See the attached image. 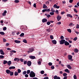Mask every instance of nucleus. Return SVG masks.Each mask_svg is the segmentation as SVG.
Returning <instances> with one entry per match:
<instances>
[{
	"instance_id": "f257e3e1",
	"label": "nucleus",
	"mask_w": 79,
	"mask_h": 79,
	"mask_svg": "<svg viewBox=\"0 0 79 79\" xmlns=\"http://www.w3.org/2000/svg\"><path fill=\"white\" fill-rule=\"evenodd\" d=\"M30 77H34L35 76V73L32 71L29 74Z\"/></svg>"
},
{
	"instance_id": "f03ea898",
	"label": "nucleus",
	"mask_w": 79,
	"mask_h": 79,
	"mask_svg": "<svg viewBox=\"0 0 79 79\" xmlns=\"http://www.w3.org/2000/svg\"><path fill=\"white\" fill-rule=\"evenodd\" d=\"M65 42V40L64 39L61 40L60 41V45L63 44Z\"/></svg>"
},
{
	"instance_id": "7ed1b4c3",
	"label": "nucleus",
	"mask_w": 79,
	"mask_h": 79,
	"mask_svg": "<svg viewBox=\"0 0 79 79\" xmlns=\"http://www.w3.org/2000/svg\"><path fill=\"white\" fill-rule=\"evenodd\" d=\"M34 49L33 48H30L28 49V51H27L28 53H31L33 51H34Z\"/></svg>"
},
{
	"instance_id": "20e7f679",
	"label": "nucleus",
	"mask_w": 79,
	"mask_h": 79,
	"mask_svg": "<svg viewBox=\"0 0 79 79\" xmlns=\"http://www.w3.org/2000/svg\"><path fill=\"white\" fill-rule=\"evenodd\" d=\"M27 65L28 66H30L31 64V61H28L27 62Z\"/></svg>"
},
{
	"instance_id": "39448f33",
	"label": "nucleus",
	"mask_w": 79,
	"mask_h": 79,
	"mask_svg": "<svg viewBox=\"0 0 79 79\" xmlns=\"http://www.w3.org/2000/svg\"><path fill=\"white\" fill-rule=\"evenodd\" d=\"M65 45L66 46H68L69 45V43L67 41H65L64 43Z\"/></svg>"
},
{
	"instance_id": "423d86ee",
	"label": "nucleus",
	"mask_w": 79,
	"mask_h": 79,
	"mask_svg": "<svg viewBox=\"0 0 79 79\" xmlns=\"http://www.w3.org/2000/svg\"><path fill=\"white\" fill-rule=\"evenodd\" d=\"M48 22V20L46 19H42V22L43 23H45Z\"/></svg>"
},
{
	"instance_id": "0eeeda50",
	"label": "nucleus",
	"mask_w": 79,
	"mask_h": 79,
	"mask_svg": "<svg viewBox=\"0 0 79 79\" xmlns=\"http://www.w3.org/2000/svg\"><path fill=\"white\" fill-rule=\"evenodd\" d=\"M29 57L30 59H32V60H34L35 58V57L34 56H29Z\"/></svg>"
},
{
	"instance_id": "6e6552de",
	"label": "nucleus",
	"mask_w": 79,
	"mask_h": 79,
	"mask_svg": "<svg viewBox=\"0 0 79 79\" xmlns=\"http://www.w3.org/2000/svg\"><path fill=\"white\" fill-rule=\"evenodd\" d=\"M68 57L69 60H71L72 59L73 56L70 55H69Z\"/></svg>"
},
{
	"instance_id": "1a4fd4ad",
	"label": "nucleus",
	"mask_w": 79,
	"mask_h": 79,
	"mask_svg": "<svg viewBox=\"0 0 79 79\" xmlns=\"http://www.w3.org/2000/svg\"><path fill=\"white\" fill-rule=\"evenodd\" d=\"M14 60L15 61H17L18 62L20 60V59L19 58H17V57H16L14 59Z\"/></svg>"
},
{
	"instance_id": "9d476101",
	"label": "nucleus",
	"mask_w": 79,
	"mask_h": 79,
	"mask_svg": "<svg viewBox=\"0 0 79 79\" xmlns=\"http://www.w3.org/2000/svg\"><path fill=\"white\" fill-rule=\"evenodd\" d=\"M52 44H56L57 43V42L56 40H52Z\"/></svg>"
},
{
	"instance_id": "9b49d317",
	"label": "nucleus",
	"mask_w": 79,
	"mask_h": 79,
	"mask_svg": "<svg viewBox=\"0 0 79 79\" xmlns=\"http://www.w3.org/2000/svg\"><path fill=\"white\" fill-rule=\"evenodd\" d=\"M61 17L59 15H58L57 17V19L58 21H59L61 19Z\"/></svg>"
},
{
	"instance_id": "f8f14e48",
	"label": "nucleus",
	"mask_w": 79,
	"mask_h": 79,
	"mask_svg": "<svg viewBox=\"0 0 79 79\" xmlns=\"http://www.w3.org/2000/svg\"><path fill=\"white\" fill-rule=\"evenodd\" d=\"M12 62L10 60H9L8 61H7V65H10L11 64Z\"/></svg>"
},
{
	"instance_id": "ddd939ff",
	"label": "nucleus",
	"mask_w": 79,
	"mask_h": 79,
	"mask_svg": "<svg viewBox=\"0 0 79 79\" xmlns=\"http://www.w3.org/2000/svg\"><path fill=\"white\" fill-rule=\"evenodd\" d=\"M10 72H11V71L9 70V69H7L6 70V72L7 74H10Z\"/></svg>"
},
{
	"instance_id": "4468645a",
	"label": "nucleus",
	"mask_w": 79,
	"mask_h": 79,
	"mask_svg": "<svg viewBox=\"0 0 79 79\" xmlns=\"http://www.w3.org/2000/svg\"><path fill=\"white\" fill-rule=\"evenodd\" d=\"M0 54L2 55H5V53H4L3 51V50L2 49H1Z\"/></svg>"
},
{
	"instance_id": "2eb2a0df",
	"label": "nucleus",
	"mask_w": 79,
	"mask_h": 79,
	"mask_svg": "<svg viewBox=\"0 0 79 79\" xmlns=\"http://www.w3.org/2000/svg\"><path fill=\"white\" fill-rule=\"evenodd\" d=\"M15 42L17 44H19L20 43L21 41L18 40H15Z\"/></svg>"
},
{
	"instance_id": "dca6fc26",
	"label": "nucleus",
	"mask_w": 79,
	"mask_h": 79,
	"mask_svg": "<svg viewBox=\"0 0 79 79\" xmlns=\"http://www.w3.org/2000/svg\"><path fill=\"white\" fill-rule=\"evenodd\" d=\"M47 6L45 4H43V8L44 9H45L46 8H47Z\"/></svg>"
},
{
	"instance_id": "f3484780",
	"label": "nucleus",
	"mask_w": 79,
	"mask_h": 79,
	"mask_svg": "<svg viewBox=\"0 0 79 79\" xmlns=\"http://www.w3.org/2000/svg\"><path fill=\"white\" fill-rule=\"evenodd\" d=\"M8 63V61L6 60H4L3 61V64H7Z\"/></svg>"
},
{
	"instance_id": "a211bd4d",
	"label": "nucleus",
	"mask_w": 79,
	"mask_h": 79,
	"mask_svg": "<svg viewBox=\"0 0 79 79\" xmlns=\"http://www.w3.org/2000/svg\"><path fill=\"white\" fill-rule=\"evenodd\" d=\"M15 66H11L9 68V69H15Z\"/></svg>"
},
{
	"instance_id": "6ab92c4d",
	"label": "nucleus",
	"mask_w": 79,
	"mask_h": 79,
	"mask_svg": "<svg viewBox=\"0 0 79 79\" xmlns=\"http://www.w3.org/2000/svg\"><path fill=\"white\" fill-rule=\"evenodd\" d=\"M67 67L68 68H69V69H71L72 68L71 66H70V64L68 65H67Z\"/></svg>"
},
{
	"instance_id": "aec40b11",
	"label": "nucleus",
	"mask_w": 79,
	"mask_h": 79,
	"mask_svg": "<svg viewBox=\"0 0 79 79\" xmlns=\"http://www.w3.org/2000/svg\"><path fill=\"white\" fill-rule=\"evenodd\" d=\"M74 52L76 53H77L78 52V50L77 48L75 49V50H74Z\"/></svg>"
},
{
	"instance_id": "412c9836",
	"label": "nucleus",
	"mask_w": 79,
	"mask_h": 79,
	"mask_svg": "<svg viewBox=\"0 0 79 79\" xmlns=\"http://www.w3.org/2000/svg\"><path fill=\"white\" fill-rule=\"evenodd\" d=\"M67 17H69L70 18H72L73 17V16H71V15L70 14H68L67 15Z\"/></svg>"
},
{
	"instance_id": "4be33fe9",
	"label": "nucleus",
	"mask_w": 79,
	"mask_h": 79,
	"mask_svg": "<svg viewBox=\"0 0 79 79\" xmlns=\"http://www.w3.org/2000/svg\"><path fill=\"white\" fill-rule=\"evenodd\" d=\"M64 71L65 72H67V73H70V71H69V69H65Z\"/></svg>"
},
{
	"instance_id": "5701e85b",
	"label": "nucleus",
	"mask_w": 79,
	"mask_h": 79,
	"mask_svg": "<svg viewBox=\"0 0 79 79\" xmlns=\"http://www.w3.org/2000/svg\"><path fill=\"white\" fill-rule=\"evenodd\" d=\"M24 33H22L21 35H20V36L21 37H24Z\"/></svg>"
},
{
	"instance_id": "b1692460",
	"label": "nucleus",
	"mask_w": 79,
	"mask_h": 79,
	"mask_svg": "<svg viewBox=\"0 0 79 79\" xmlns=\"http://www.w3.org/2000/svg\"><path fill=\"white\" fill-rule=\"evenodd\" d=\"M0 34H1V35H4L5 34L3 32L1 31V32H0Z\"/></svg>"
},
{
	"instance_id": "393cba45",
	"label": "nucleus",
	"mask_w": 79,
	"mask_h": 79,
	"mask_svg": "<svg viewBox=\"0 0 79 79\" xmlns=\"http://www.w3.org/2000/svg\"><path fill=\"white\" fill-rule=\"evenodd\" d=\"M10 76H12L14 74V72H13L11 71L10 73Z\"/></svg>"
},
{
	"instance_id": "a878e982",
	"label": "nucleus",
	"mask_w": 79,
	"mask_h": 79,
	"mask_svg": "<svg viewBox=\"0 0 79 79\" xmlns=\"http://www.w3.org/2000/svg\"><path fill=\"white\" fill-rule=\"evenodd\" d=\"M67 31L69 32L70 33H71L72 32V31L70 29H69L67 30Z\"/></svg>"
},
{
	"instance_id": "bb28decb",
	"label": "nucleus",
	"mask_w": 79,
	"mask_h": 79,
	"mask_svg": "<svg viewBox=\"0 0 79 79\" xmlns=\"http://www.w3.org/2000/svg\"><path fill=\"white\" fill-rule=\"evenodd\" d=\"M19 0H15V2L16 3H19Z\"/></svg>"
},
{
	"instance_id": "cd10ccee",
	"label": "nucleus",
	"mask_w": 79,
	"mask_h": 79,
	"mask_svg": "<svg viewBox=\"0 0 79 79\" xmlns=\"http://www.w3.org/2000/svg\"><path fill=\"white\" fill-rule=\"evenodd\" d=\"M23 42L25 43H27V40L26 39H24L23 40Z\"/></svg>"
},
{
	"instance_id": "c85d7f7f",
	"label": "nucleus",
	"mask_w": 79,
	"mask_h": 79,
	"mask_svg": "<svg viewBox=\"0 0 79 79\" xmlns=\"http://www.w3.org/2000/svg\"><path fill=\"white\" fill-rule=\"evenodd\" d=\"M15 76H17L18 75V73L17 72H15Z\"/></svg>"
},
{
	"instance_id": "c756f323",
	"label": "nucleus",
	"mask_w": 79,
	"mask_h": 79,
	"mask_svg": "<svg viewBox=\"0 0 79 79\" xmlns=\"http://www.w3.org/2000/svg\"><path fill=\"white\" fill-rule=\"evenodd\" d=\"M68 75L66 73H63V76L64 77H66V76Z\"/></svg>"
},
{
	"instance_id": "7c9ffc66",
	"label": "nucleus",
	"mask_w": 79,
	"mask_h": 79,
	"mask_svg": "<svg viewBox=\"0 0 79 79\" xmlns=\"http://www.w3.org/2000/svg\"><path fill=\"white\" fill-rule=\"evenodd\" d=\"M27 71H25L23 72V75H24L26 74H27Z\"/></svg>"
},
{
	"instance_id": "2f4dec72",
	"label": "nucleus",
	"mask_w": 79,
	"mask_h": 79,
	"mask_svg": "<svg viewBox=\"0 0 79 79\" xmlns=\"http://www.w3.org/2000/svg\"><path fill=\"white\" fill-rule=\"evenodd\" d=\"M50 39L51 40H53L54 39V37H53V36L52 35H50Z\"/></svg>"
},
{
	"instance_id": "473e14b6",
	"label": "nucleus",
	"mask_w": 79,
	"mask_h": 79,
	"mask_svg": "<svg viewBox=\"0 0 79 79\" xmlns=\"http://www.w3.org/2000/svg\"><path fill=\"white\" fill-rule=\"evenodd\" d=\"M46 31H48V32H51V29H46Z\"/></svg>"
},
{
	"instance_id": "72a5a7b5",
	"label": "nucleus",
	"mask_w": 79,
	"mask_h": 79,
	"mask_svg": "<svg viewBox=\"0 0 79 79\" xmlns=\"http://www.w3.org/2000/svg\"><path fill=\"white\" fill-rule=\"evenodd\" d=\"M60 39L61 40H63L64 39V37H63V36L62 35L60 37Z\"/></svg>"
},
{
	"instance_id": "f704fd0d",
	"label": "nucleus",
	"mask_w": 79,
	"mask_h": 79,
	"mask_svg": "<svg viewBox=\"0 0 79 79\" xmlns=\"http://www.w3.org/2000/svg\"><path fill=\"white\" fill-rule=\"evenodd\" d=\"M4 56H2V55H1L0 56V58L1 59H2L3 58H4Z\"/></svg>"
},
{
	"instance_id": "c9c22d12",
	"label": "nucleus",
	"mask_w": 79,
	"mask_h": 79,
	"mask_svg": "<svg viewBox=\"0 0 79 79\" xmlns=\"http://www.w3.org/2000/svg\"><path fill=\"white\" fill-rule=\"evenodd\" d=\"M31 71L30 70H28L27 71V74H29L30 73Z\"/></svg>"
},
{
	"instance_id": "e433bc0d",
	"label": "nucleus",
	"mask_w": 79,
	"mask_h": 79,
	"mask_svg": "<svg viewBox=\"0 0 79 79\" xmlns=\"http://www.w3.org/2000/svg\"><path fill=\"white\" fill-rule=\"evenodd\" d=\"M50 24H51V23L49 21H48L47 23V24L48 25H49Z\"/></svg>"
},
{
	"instance_id": "4c0bfd02",
	"label": "nucleus",
	"mask_w": 79,
	"mask_h": 79,
	"mask_svg": "<svg viewBox=\"0 0 79 79\" xmlns=\"http://www.w3.org/2000/svg\"><path fill=\"white\" fill-rule=\"evenodd\" d=\"M27 63V60H24V65L26 64Z\"/></svg>"
},
{
	"instance_id": "58836bf2",
	"label": "nucleus",
	"mask_w": 79,
	"mask_h": 79,
	"mask_svg": "<svg viewBox=\"0 0 79 79\" xmlns=\"http://www.w3.org/2000/svg\"><path fill=\"white\" fill-rule=\"evenodd\" d=\"M52 64L51 62H49L48 63V65L49 66H51L52 65Z\"/></svg>"
},
{
	"instance_id": "ea45409f",
	"label": "nucleus",
	"mask_w": 79,
	"mask_h": 79,
	"mask_svg": "<svg viewBox=\"0 0 79 79\" xmlns=\"http://www.w3.org/2000/svg\"><path fill=\"white\" fill-rule=\"evenodd\" d=\"M77 39V37H75V38H73V41H76Z\"/></svg>"
},
{
	"instance_id": "a19ab883",
	"label": "nucleus",
	"mask_w": 79,
	"mask_h": 79,
	"mask_svg": "<svg viewBox=\"0 0 79 79\" xmlns=\"http://www.w3.org/2000/svg\"><path fill=\"white\" fill-rule=\"evenodd\" d=\"M45 4L46 5H49V1H47L45 2Z\"/></svg>"
},
{
	"instance_id": "79ce46f5",
	"label": "nucleus",
	"mask_w": 79,
	"mask_h": 79,
	"mask_svg": "<svg viewBox=\"0 0 79 79\" xmlns=\"http://www.w3.org/2000/svg\"><path fill=\"white\" fill-rule=\"evenodd\" d=\"M73 78H74V79H77V76L75 75H74V76H73Z\"/></svg>"
},
{
	"instance_id": "37998d69",
	"label": "nucleus",
	"mask_w": 79,
	"mask_h": 79,
	"mask_svg": "<svg viewBox=\"0 0 79 79\" xmlns=\"http://www.w3.org/2000/svg\"><path fill=\"white\" fill-rule=\"evenodd\" d=\"M51 68L52 69H54V68H55V67H54V66L52 65V66H51Z\"/></svg>"
},
{
	"instance_id": "c03bdc74",
	"label": "nucleus",
	"mask_w": 79,
	"mask_h": 79,
	"mask_svg": "<svg viewBox=\"0 0 79 79\" xmlns=\"http://www.w3.org/2000/svg\"><path fill=\"white\" fill-rule=\"evenodd\" d=\"M7 29V28L6 27H4L3 28V30L4 31H6V30Z\"/></svg>"
},
{
	"instance_id": "a18cd8bd",
	"label": "nucleus",
	"mask_w": 79,
	"mask_h": 79,
	"mask_svg": "<svg viewBox=\"0 0 79 79\" xmlns=\"http://www.w3.org/2000/svg\"><path fill=\"white\" fill-rule=\"evenodd\" d=\"M40 73L42 74H43L44 73V71L42 70L41 71Z\"/></svg>"
},
{
	"instance_id": "49530a36",
	"label": "nucleus",
	"mask_w": 79,
	"mask_h": 79,
	"mask_svg": "<svg viewBox=\"0 0 79 79\" xmlns=\"http://www.w3.org/2000/svg\"><path fill=\"white\" fill-rule=\"evenodd\" d=\"M57 6V5L55 4V5H54L53 7H54V8H56Z\"/></svg>"
},
{
	"instance_id": "de8ad7c7",
	"label": "nucleus",
	"mask_w": 79,
	"mask_h": 79,
	"mask_svg": "<svg viewBox=\"0 0 79 79\" xmlns=\"http://www.w3.org/2000/svg\"><path fill=\"white\" fill-rule=\"evenodd\" d=\"M50 14L51 15H54V13L53 12H50Z\"/></svg>"
},
{
	"instance_id": "09e8293b",
	"label": "nucleus",
	"mask_w": 79,
	"mask_h": 79,
	"mask_svg": "<svg viewBox=\"0 0 79 79\" xmlns=\"http://www.w3.org/2000/svg\"><path fill=\"white\" fill-rule=\"evenodd\" d=\"M20 60L21 62H23V61L24 60L23 59H22V58H20Z\"/></svg>"
},
{
	"instance_id": "8fccbe9b",
	"label": "nucleus",
	"mask_w": 79,
	"mask_h": 79,
	"mask_svg": "<svg viewBox=\"0 0 79 79\" xmlns=\"http://www.w3.org/2000/svg\"><path fill=\"white\" fill-rule=\"evenodd\" d=\"M73 10H74V12H76V13L77 12V10L76 9L74 8Z\"/></svg>"
},
{
	"instance_id": "3c124183",
	"label": "nucleus",
	"mask_w": 79,
	"mask_h": 79,
	"mask_svg": "<svg viewBox=\"0 0 79 79\" xmlns=\"http://www.w3.org/2000/svg\"><path fill=\"white\" fill-rule=\"evenodd\" d=\"M46 11H47V9H43V10H42V12H45Z\"/></svg>"
},
{
	"instance_id": "603ef678",
	"label": "nucleus",
	"mask_w": 79,
	"mask_h": 79,
	"mask_svg": "<svg viewBox=\"0 0 79 79\" xmlns=\"http://www.w3.org/2000/svg\"><path fill=\"white\" fill-rule=\"evenodd\" d=\"M57 76H54V79H56L57 78Z\"/></svg>"
},
{
	"instance_id": "864d4df0",
	"label": "nucleus",
	"mask_w": 79,
	"mask_h": 79,
	"mask_svg": "<svg viewBox=\"0 0 79 79\" xmlns=\"http://www.w3.org/2000/svg\"><path fill=\"white\" fill-rule=\"evenodd\" d=\"M3 41L4 42H6V40L5 38H3Z\"/></svg>"
},
{
	"instance_id": "5fc2aeb1",
	"label": "nucleus",
	"mask_w": 79,
	"mask_h": 79,
	"mask_svg": "<svg viewBox=\"0 0 79 79\" xmlns=\"http://www.w3.org/2000/svg\"><path fill=\"white\" fill-rule=\"evenodd\" d=\"M18 72L19 73H20L21 72V70L20 69H18Z\"/></svg>"
},
{
	"instance_id": "6e6d98bb",
	"label": "nucleus",
	"mask_w": 79,
	"mask_h": 79,
	"mask_svg": "<svg viewBox=\"0 0 79 79\" xmlns=\"http://www.w3.org/2000/svg\"><path fill=\"white\" fill-rule=\"evenodd\" d=\"M73 1V0H69V2L70 3H72Z\"/></svg>"
},
{
	"instance_id": "4d7b16f0",
	"label": "nucleus",
	"mask_w": 79,
	"mask_h": 79,
	"mask_svg": "<svg viewBox=\"0 0 79 79\" xmlns=\"http://www.w3.org/2000/svg\"><path fill=\"white\" fill-rule=\"evenodd\" d=\"M73 25V23H70L69 24V26H72Z\"/></svg>"
},
{
	"instance_id": "13d9d810",
	"label": "nucleus",
	"mask_w": 79,
	"mask_h": 79,
	"mask_svg": "<svg viewBox=\"0 0 79 79\" xmlns=\"http://www.w3.org/2000/svg\"><path fill=\"white\" fill-rule=\"evenodd\" d=\"M9 45H10V44H9L8 43H6V47H8V46H9Z\"/></svg>"
},
{
	"instance_id": "bf43d9fd",
	"label": "nucleus",
	"mask_w": 79,
	"mask_h": 79,
	"mask_svg": "<svg viewBox=\"0 0 79 79\" xmlns=\"http://www.w3.org/2000/svg\"><path fill=\"white\" fill-rule=\"evenodd\" d=\"M76 28H77V29H79V25L78 24H77V26H76Z\"/></svg>"
},
{
	"instance_id": "052dcab7",
	"label": "nucleus",
	"mask_w": 79,
	"mask_h": 79,
	"mask_svg": "<svg viewBox=\"0 0 79 79\" xmlns=\"http://www.w3.org/2000/svg\"><path fill=\"white\" fill-rule=\"evenodd\" d=\"M24 76L26 77H28V75L27 74H25Z\"/></svg>"
},
{
	"instance_id": "680f3d73",
	"label": "nucleus",
	"mask_w": 79,
	"mask_h": 79,
	"mask_svg": "<svg viewBox=\"0 0 79 79\" xmlns=\"http://www.w3.org/2000/svg\"><path fill=\"white\" fill-rule=\"evenodd\" d=\"M33 7H35V8H36V3H34L33 4Z\"/></svg>"
},
{
	"instance_id": "e2e57ef3",
	"label": "nucleus",
	"mask_w": 79,
	"mask_h": 79,
	"mask_svg": "<svg viewBox=\"0 0 79 79\" xmlns=\"http://www.w3.org/2000/svg\"><path fill=\"white\" fill-rule=\"evenodd\" d=\"M50 11V9H46V11L48 12H49Z\"/></svg>"
},
{
	"instance_id": "0e129e2a",
	"label": "nucleus",
	"mask_w": 79,
	"mask_h": 79,
	"mask_svg": "<svg viewBox=\"0 0 79 79\" xmlns=\"http://www.w3.org/2000/svg\"><path fill=\"white\" fill-rule=\"evenodd\" d=\"M51 16L50 15H48L47 16V17L48 18H49V17H50Z\"/></svg>"
},
{
	"instance_id": "69168bd1",
	"label": "nucleus",
	"mask_w": 79,
	"mask_h": 79,
	"mask_svg": "<svg viewBox=\"0 0 79 79\" xmlns=\"http://www.w3.org/2000/svg\"><path fill=\"white\" fill-rule=\"evenodd\" d=\"M56 13L57 14H58L59 13V11H58V10H56Z\"/></svg>"
},
{
	"instance_id": "338daca9",
	"label": "nucleus",
	"mask_w": 79,
	"mask_h": 79,
	"mask_svg": "<svg viewBox=\"0 0 79 79\" xmlns=\"http://www.w3.org/2000/svg\"><path fill=\"white\" fill-rule=\"evenodd\" d=\"M67 77H68L67 76L65 77H64L63 79H67Z\"/></svg>"
},
{
	"instance_id": "774afa93",
	"label": "nucleus",
	"mask_w": 79,
	"mask_h": 79,
	"mask_svg": "<svg viewBox=\"0 0 79 79\" xmlns=\"http://www.w3.org/2000/svg\"><path fill=\"white\" fill-rule=\"evenodd\" d=\"M49 78L48 77H45L44 78V79H48Z\"/></svg>"
}]
</instances>
